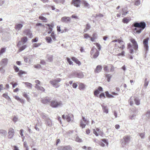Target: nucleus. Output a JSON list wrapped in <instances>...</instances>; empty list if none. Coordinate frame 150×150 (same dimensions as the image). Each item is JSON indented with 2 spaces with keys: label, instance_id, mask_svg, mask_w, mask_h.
<instances>
[{
  "label": "nucleus",
  "instance_id": "obj_1",
  "mask_svg": "<svg viewBox=\"0 0 150 150\" xmlns=\"http://www.w3.org/2000/svg\"><path fill=\"white\" fill-rule=\"evenodd\" d=\"M132 26L135 28H134V30L137 33H140L144 29L146 26V24L144 21H142L140 23L136 22L132 24Z\"/></svg>",
  "mask_w": 150,
  "mask_h": 150
},
{
  "label": "nucleus",
  "instance_id": "obj_2",
  "mask_svg": "<svg viewBox=\"0 0 150 150\" xmlns=\"http://www.w3.org/2000/svg\"><path fill=\"white\" fill-rule=\"evenodd\" d=\"M63 105L62 101H58L56 99L52 100L50 103V106L53 108L61 107Z\"/></svg>",
  "mask_w": 150,
  "mask_h": 150
},
{
  "label": "nucleus",
  "instance_id": "obj_3",
  "mask_svg": "<svg viewBox=\"0 0 150 150\" xmlns=\"http://www.w3.org/2000/svg\"><path fill=\"white\" fill-rule=\"evenodd\" d=\"M131 137L129 136L125 135L121 140V145L123 147H125L130 142Z\"/></svg>",
  "mask_w": 150,
  "mask_h": 150
},
{
  "label": "nucleus",
  "instance_id": "obj_4",
  "mask_svg": "<svg viewBox=\"0 0 150 150\" xmlns=\"http://www.w3.org/2000/svg\"><path fill=\"white\" fill-rule=\"evenodd\" d=\"M70 76L71 78L77 77L82 78L84 76V75L81 71H75L73 72Z\"/></svg>",
  "mask_w": 150,
  "mask_h": 150
},
{
  "label": "nucleus",
  "instance_id": "obj_5",
  "mask_svg": "<svg viewBox=\"0 0 150 150\" xmlns=\"http://www.w3.org/2000/svg\"><path fill=\"white\" fill-rule=\"evenodd\" d=\"M61 80L62 79H61L57 78L56 79L50 81V83L54 87L57 88L60 86L59 83L60 82Z\"/></svg>",
  "mask_w": 150,
  "mask_h": 150
},
{
  "label": "nucleus",
  "instance_id": "obj_6",
  "mask_svg": "<svg viewBox=\"0 0 150 150\" xmlns=\"http://www.w3.org/2000/svg\"><path fill=\"white\" fill-rule=\"evenodd\" d=\"M52 99V98L47 96L45 98H41V102L45 104H47L50 103Z\"/></svg>",
  "mask_w": 150,
  "mask_h": 150
},
{
  "label": "nucleus",
  "instance_id": "obj_7",
  "mask_svg": "<svg viewBox=\"0 0 150 150\" xmlns=\"http://www.w3.org/2000/svg\"><path fill=\"white\" fill-rule=\"evenodd\" d=\"M149 40V38L148 37L144 39L143 41V45H144V49L146 51V53H147V52L148 50L149 47L148 45V43Z\"/></svg>",
  "mask_w": 150,
  "mask_h": 150
},
{
  "label": "nucleus",
  "instance_id": "obj_8",
  "mask_svg": "<svg viewBox=\"0 0 150 150\" xmlns=\"http://www.w3.org/2000/svg\"><path fill=\"white\" fill-rule=\"evenodd\" d=\"M70 18L69 17L64 16L61 19V21L62 22L66 23H70Z\"/></svg>",
  "mask_w": 150,
  "mask_h": 150
},
{
  "label": "nucleus",
  "instance_id": "obj_9",
  "mask_svg": "<svg viewBox=\"0 0 150 150\" xmlns=\"http://www.w3.org/2000/svg\"><path fill=\"white\" fill-rule=\"evenodd\" d=\"M23 34L30 38H32L33 37L32 33L29 29H27L24 30L23 32Z\"/></svg>",
  "mask_w": 150,
  "mask_h": 150
},
{
  "label": "nucleus",
  "instance_id": "obj_10",
  "mask_svg": "<svg viewBox=\"0 0 150 150\" xmlns=\"http://www.w3.org/2000/svg\"><path fill=\"white\" fill-rule=\"evenodd\" d=\"M130 41L133 44V48L134 49L137 50L138 48V45L136 41L134 39L132 38L130 40Z\"/></svg>",
  "mask_w": 150,
  "mask_h": 150
},
{
  "label": "nucleus",
  "instance_id": "obj_11",
  "mask_svg": "<svg viewBox=\"0 0 150 150\" xmlns=\"http://www.w3.org/2000/svg\"><path fill=\"white\" fill-rule=\"evenodd\" d=\"M81 1V0H72V4L76 7L80 6L79 3Z\"/></svg>",
  "mask_w": 150,
  "mask_h": 150
},
{
  "label": "nucleus",
  "instance_id": "obj_12",
  "mask_svg": "<svg viewBox=\"0 0 150 150\" xmlns=\"http://www.w3.org/2000/svg\"><path fill=\"white\" fill-rule=\"evenodd\" d=\"M8 138L9 139L12 138L14 134V129L12 128H11L9 129L8 132Z\"/></svg>",
  "mask_w": 150,
  "mask_h": 150
},
{
  "label": "nucleus",
  "instance_id": "obj_13",
  "mask_svg": "<svg viewBox=\"0 0 150 150\" xmlns=\"http://www.w3.org/2000/svg\"><path fill=\"white\" fill-rule=\"evenodd\" d=\"M8 59L6 58L3 59H2L1 63L0 64L2 66H6L8 63Z\"/></svg>",
  "mask_w": 150,
  "mask_h": 150
},
{
  "label": "nucleus",
  "instance_id": "obj_14",
  "mask_svg": "<svg viewBox=\"0 0 150 150\" xmlns=\"http://www.w3.org/2000/svg\"><path fill=\"white\" fill-rule=\"evenodd\" d=\"M102 69V67L100 65L97 66L94 70V72L96 73H99Z\"/></svg>",
  "mask_w": 150,
  "mask_h": 150
},
{
  "label": "nucleus",
  "instance_id": "obj_15",
  "mask_svg": "<svg viewBox=\"0 0 150 150\" xmlns=\"http://www.w3.org/2000/svg\"><path fill=\"white\" fill-rule=\"evenodd\" d=\"M23 26V25L22 24H17L15 25V29L16 30L18 31L21 29Z\"/></svg>",
  "mask_w": 150,
  "mask_h": 150
},
{
  "label": "nucleus",
  "instance_id": "obj_16",
  "mask_svg": "<svg viewBox=\"0 0 150 150\" xmlns=\"http://www.w3.org/2000/svg\"><path fill=\"white\" fill-rule=\"evenodd\" d=\"M82 3L86 8H89L90 5L85 1L82 0L81 1Z\"/></svg>",
  "mask_w": 150,
  "mask_h": 150
},
{
  "label": "nucleus",
  "instance_id": "obj_17",
  "mask_svg": "<svg viewBox=\"0 0 150 150\" xmlns=\"http://www.w3.org/2000/svg\"><path fill=\"white\" fill-rule=\"evenodd\" d=\"M7 133V132L6 130L3 129L0 130V134L2 136H5Z\"/></svg>",
  "mask_w": 150,
  "mask_h": 150
},
{
  "label": "nucleus",
  "instance_id": "obj_18",
  "mask_svg": "<svg viewBox=\"0 0 150 150\" xmlns=\"http://www.w3.org/2000/svg\"><path fill=\"white\" fill-rule=\"evenodd\" d=\"M72 60L75 62L79 65H80L81 64L80 62L78 60V59L75 57H72Z\"/></svg>",
  "mask_w": 150,
  "mask_h": 150
},
{
  "label": "nucleus",
  "instance_id": "obj_19",
  "mask_svg": "<svg viewBox=\"0 0 150 150\" xmlns=\"http://www.w3.org/2000/svg\"><path fill=\"white\" fill-rule=\"evenodd\" d=\"M45 40L48 43H51L52 42V38L50 37L47 36L45 37Z\"/></svg>",
  "mask_w": 150,
  "mask_h": 150
},
{
  "label": "nucleus",
  "instance_id": "obj_20",
  "mask_svg": "<svg viewBox=\"0 0 150 150\" xmlns=\"http://www.w3.org/2000/svg\"><path fill=\"white\" fill-rule=\"evenodd\" d=\"M71 147L70 145L63 146V150H71Z\"/></svg>",
  "mask_w": 150,
  "mask_h": 150
},
{
  "label": "nucleus",
  "instance_id": "obj_21",
  "mask_svg": "<svg viewBox=\"0 0 150 150\" xmlns=\"http://www.w3.org/2000/svg\"><path fill=\"white\" fill-rule=\"evenodd\" d=\"M86 122H84L82 120H81L80 123V126L82 128H84L85 127L86 125Z\"/></svg>",
  "mask_w": 150,
  "mask_h": 150
},
{
  "label": "nucleus",
  "instance_id": "obj_22",
  "mask_svg": "<svg viewBox=\"0 0 150 150\" xmlns=\"http://www.w3.org/2000/svg\"><path fill=\"white\" fill-rule=\"evenodd\" d=\"M23 83L25 84L28 88L31 89L32 88V85L30 83L28 82H24Z\"/></svg>",
  "mask_w": 150,
  "mask_h": 150
},
{
  "label": "nucleus",
  "instance_id": "obj_23",
  "mask_svg": "<svg viewBox=\"0 0 150 150\" xmlns=\"http://www.w3.org/2000/svg\"><path fill=\"white\" fill-rule=\"evenodd\" d=\"M134 101L135 102V104L138 105L140 104V101L139 98H134Z\"/></svg>",
  "mask_w": 150,
  "mask_h": 150
},
{
  "label": "nucleus",
  "instance_id": "obj_24",
  "mask_svg": "<svg viewBox=\"0 0 150 150\" xmlns=\"http://www.w3.org/2000/svg\"><path fill=\"white\" fill-rule=\"evenodd\" d=\"M99 51L96 49V52L93 55V58L95 59L99 55Z\"/></svg>",
  "mask_w": 150,
  "mask_h": 150
},
{
  "label": "nucleus",
  "instance_id": "obj_25",
  "mask_svg": "<svg viewBox=\"0 0 150 150\" xmlns=\"http://www.w3.org/2000/svg\"><path fill=\"white\" fill-rule=\"evenodd\" d=\"M105 94L106 97L108 98H113L114 97L113 95L110 94L109 92L108 91L105 92Z\"/></svg>",
  "mask_w": 150,
  "mask_h": 150
},
{
  "label": "nucleus",
  "instance_id": "obj_26",
  "mask_svg": "<svg viewBox=\"0 0 150 150\" xmlns=\"http://www.w3.org/2000/svg\"><path fill=\"white\" fill-rule=\"evenodd\" d=\"M15 99L17 100L20 101L21 103H24V101L23 99H22L20 98L18 96H16L15 97Z\"/></svg>",
  "mask_w": 150,
  "mask_h": 150
},
{
  "label": "nucleus",
  "instance_id": "obj_27",
  "mask_svg": "<svg viewBox=\"0 0 150 150\" xmlns=\"http://www.w3.org/2000/svg\"><path fill=\"white\" fill-rule=\"evenodd\" d=\"M79 87L80 90H82L85 87V85L83 83H80L79 85Z\"/></svg>",
  "mask_w": 150,
  "mask_h": 150
},
{
  "label": "nucleus",
  "instance_id": "obj_28",
  "mask_svg": "<svg viewBox=\"0 0 150 150\" xmlns=\"http://www.w3.org/2000/svg\"><path fill=\"white\" fill-rule=\"evenodd\" d=\"M91 26L88 23L86 25V27L85 29L84 30V32H86L87 31L90 29Z\"/></svg>",
  "mask_w": 150,
  "mask_h": 150
},
{
  "label": "nucleus",
  "instance_id": "obj_29",
  "mask_svg": "<svg viewBox=\"0 0 150 150\" xmlns=\"http://www.w3.org/2000/svg\"><path fill=\"white\" fill-rule=\"evenodd\" d=\"M149 83V81H148L147 78H145L144 80V87L145 88H146Z\"/></svg>",
  "mask_w": 150,
  "mask_h": 150
},
{
  "label": "nucleus",
  "instance_id": "obj_30",
  "mask_svg": "<svg viewBox=\"0 0 150 150\" xmlns=\"http://www.w3.org/2000/svg\"><path fill=\"white\" fill-rule=\"evenodd\" d=\"M103 111L104 112L108 113V109L107 108L106 106H104L103 105H102Z\"/></svg>",
  "mask_w": 150,
  "mask_h": 150
},
{
  "label": "nucleus",
  "instance_id": "obj_31",
  "mask_svg": "<svg viewBox=\"0 0 150 150\" xmlns=\"http://www.w3.org/2000/svg\"><path fill=\"white\" fill-rule=\"evenodd\" d=\"M51 36L52 37V39L54 41H55L56 40L55 37V35L54 34V32L53 31L51 34Z\"/></svg>",
  "mask_w": 150,
  "mask_h": 150
},
{
  "label": "nucleus",
  "instance_id": "obj_32",
  "mask_svg": "<svg viewBox=\"0 0 150 150\" xmlns=\"http://www.w3.org/2000/svg\"><path fill=\"white\" fill-rule=\"evenodd\" d=\"M21 40L22 42L24 43H25L28 40L27 38L25 36L23 38H21Z\"/></svg>",
  "mask_w": 150,
  "mask_h": 150
},
{
  "label": "nucleus",
  "instance_id": "obj_33",
  "mask_svg": "<svg viewBox=\"0 0 150 150\" xmlns=\"http://www.w3.org/2000/svg\"><path fill=\"white\" fill-rule=\"evenodd\" d=\"M47 125L49 126H51L52 125L51 121L49 119H47L46 120Z\"/></svg>",
  "mask_w": 150,
  "mask_h": 150
},
{
  "label": "nucleus",
  "instance_id": "obj_34",
  "mask_svg": "<svg viewBox=\"0 0 150 150\" xmlns=\"http://www.w3.org/2000/svg\"><path fill=\"white\" fill-rule=\"evenodd\" d=\"M122 15L125 16L128 13V11H126L125 9L124 8L122 9Z\"/></svg>",
  "mask_w": 150,
  "mask_h": 150
},
{
  "label": "nucleus",
  "instance_id": "obj_35",
  "mask_svg": "<svg viewBox=\"0 0 150 150\" xmlns=\"http://www.w3.org/2000/svg\"><path fill=\"white\" fill-rule=\"evenodd\" d=\"M130 21V20L129 19L127 18H124L122 19V22L124 23H128Z\"/></svg>",
  "mask_w": 150,
  "mask_h": 150
},
{
  "label": "nucleus",
  "instance_id": "obj_36",
  "mask_svg": "<svg viewBox=\"0 0 150 150\" xmlns=\"http://www.w3.org/2000/svg\"><path fill=\"white\" fill-rule=\"evenodd\" d=\"M6 50V48H2L0 50V55H1L5 52Z\"/></svg>",
  "mask_w": 150,
  "mask_h": 150
},
{
  "label": "nucleus",
  "instance_id": "obj_37",
  "mask_svg": "<svg viewBox=\"0 0 150 150\" xmlns=\"http://www.w3.org/2000/svg\"><path fill=\"white\" fill-rule=\"evenodd\" d=\"M106 77L107 78L108 81L109 82L111 77V75L110 74H107L106 75Z\"/></svg>",
  "mask_w": 150,
  "mask_h": 150
},
{
  "label": "nucleus",
  "instance_id": "obj_38",
  "mask_svg": "<svg viewBox=\"0 0 150 150\" xmlns=\"http://www.w3.org/2000/svg\"><path fill=\"white\" fill-rule=\"evenodd\" d=\"M26 47V45H24L22 46L19 49V52H21L24 50Z\"/></svg>",
  "mask_w": 150,
  "mask_h": 150
},
{
  "label": "nucleus",
  "instance_id": "obj_39",
  "mask_svg": "<svg viewBox=\"0 0 150 150\" xmlns=\"http://www.w3.org/2000/svg\"><path fill=\"white\" fill-rule=\"evenodd\" d=\"M46 25L48 26L49 27V29L50 30H52V28L53 27V24L52 25H50V24H46Z\"/></svg>",
  "mask_w": 150,
  "mask_h": 150
},
{
  "label": "nucleus",
  "instance_id": "obj_40",
  "mask_svg": "<svg viewBox=\"0 0 150 150\" xmlns=\"http://www.w3.org/2000/svg\"><path fill=\"white\" fill-rule=\"evenodd\" d=\"M136 115V114L135 113V114L131 115H130L129 116V118L132 120L134 119L135 118Z\"/></svg>",
  "mask_w": 150,
  "mask_h": 150
},
{
  "label": "nucleus",
  "instance_id": "obj_41",
  "mask_svg": "<svg viewBox=\"0 0 150 150\" xmlns=\"http://www.w3.org/2000/svg\"><path fill=\"white\" fill-rule=\"evenodd\" d=\"M76 141L79 142H82V140L79 138L78 136H76Z\"/></svg>",
  "mask_w": 150,
  "mask_h": 150
},
{
  "label": "nucleus",
  "instance_id": "obj_42",
  "mask_svg": "<svg viewBox=\"0 0 150 150\" xmlns=\"http://www.w3.org/2000/svg\"><path fill=\"white\" fill-rule=\"evenodd\" d=\"M140 4V0H137L135 2L134 4L136 6H138Z\"/></svg>",
  "mask_w": 150,
  "mask_h": 150
},
{
  "label": "nucleus",
  "instance_id": "obj_43",
  "mask_svg": "<svg viewBox=\"0 0 150 150\" xmlns=\"http://www.w3.org/2000/svg\"><path fill=\"white\" fill-rule=\"evenodd\" d=\"M96 50V49L94 47H92V48L91 51L90 52V54L91 55H92L93 54L94 52V50Z\"/></svg>",
  "mask_w": 150,
  "mask_h": 150
},
{
  "label": "nucleus",
  "instance_id": "obj_44",
  "mask_svg": "<svg viewBox=\"0 0 150 150\" xmlns=\"http://www.w3.org/2000/svg\"><path fill=\"white\" fill-rule=\"evenodd\" d=\"M13 68H14L15 71L16 72H17L19 71V68L16 66L14 65V66Z\"/></svg>",
  "mask_w": 150,
  "mask_h": 150
},
{
  "label": "nucleus",
  "instance_id": "obj_45",
  "mask_svg": "<svg viewBox=\"0 0 150 150\" xmlns=\"http://www.w3.org/2000/svg\"><path fill=\"white\" fill-rule=\"evenodd\" d=\"M66 119L67 121L68 122H69L71 121V117H70V116H69V115H67L66 116Z\"/></svg>",
  "mask_w": 150,
  "mask_h": 150
},
{
  "label": "nucleus",
  "instance_id": "obj_46",
  "mask_svg": "<svg viewBox=\"0 0 150 150\" xmlns=\"http://www.w3.org/2000/svg\"><path fill=\"white\" fill-rule=\"evenodd\" d=\"M146 115V117H150V110H149L147 112Z\"/></svg>",
  "mask_w": 150,
  "mask_h": 150
},
{
  "label": "nucleus",
  "instance_id": "obj_47",
  "mask_svg": "<svg viewBox=\"0 0 150 150\" xmlns=\"http://www.w3.org/2000/svg\"><path fill=\"white\" fill-rule=\"evenodd\" d=\"M39 18L42 20L44 21L47 20V18H46L42 16H40L39 17Z\"/></svg>",
  "mask_w": 150,
  "mask_h": 150
},
{
  "label": "nucleus",
  "instance_id": "obj_48",
  "mask_svg": "<svg viewBox=\"0 0 150 150\" xmlns=\"http://www.w3.org/2000/svg\"><path fill=\"white\" fill-rule=\"evenodd\" d=\"M98 144L100 145V146L104 147L105 146V144H104L102 142L100 141H98Z\"/></svg>",
  "mask_w": 150,
  "mask_h": 150
},
{
  "label": "nucleus",
  "instance_id": "obj_49",
  "mask_svg": "<svg viewBox=\"0 0 150 150\" xmlns=\"http://www.w3.org/2000/svg\"><path fill=\"white\" fill-rule=\"evenodd\" d=\"M96 46L97 47H98V49L99 50H100L101 49V46L98 43H96Z\"/></svg>",
  "mask_w": 150,
  "mask_h": 150
},
{
  "label": "nucleus",
  "instance_id": "obj_50",
  "mask_svg": "<svg viewBox=\"0 0 150 150\" xmlns=\"http://www.w3.org/2000/svg\"><path fill=\"white\" fill-rule=\"evenodd\" d=\"M67 60L70 65H71L73 64V62L71 60L70 58H67Z\"/></svg>",
  "mask_w": 150,
  "mask_h": 150
},
{
  "label": "nucleus",
  "instance_id": "obj_51",
  "mask_svg": "<svg viewBox=\"0 0 150 150\" xmlns=\"http://www.w3.org/2000/svg\"><path fill=\"white\" fill-rule=\"evenodd\" d=\"M93 133L94 134H95L96 136H98V134L97 132V131L95 129H93Z\"/></svg>",
  "mask_w": 150,
  "mask_h": 150
},
{
  "label": "nucleus",
  "instance_id": "obj_52",
  "mask_svg": "<svg viewBox=\"0 0 150 150\" xmlns=\"http://www.w3.org/2000/svg\"><path fill=\"white\" fill-rule=\"evenodd\" d=\"M99 93V91H98V90H96L94 91V95L95 96H97Z\"/></svg>",
  "mask_w": 150,
  "mask_h": 150
},
{
  "label": "nucleus",
  "instance_id": "obj_53",
  "mask_svg": "<svg viewBox=\"0 0 150 150\" xmlns=\"http://www.w3.org/2000/svg\"><path fill=\"white\" fill-rule=\"evenodd\" d=\"M84 38L86 39H88V38H91V37L87 34H85L84 35Z\"/></svg>",
  "mask_w": 150,
  "mask_h": 150
},
{
  "label": "nucleus",
  "instance_id": "obj_54",
  "mask_svg": "<svg viewBox=\"0 0 150 150\" xmlns=\"http://www.w3.org/2000/svg\"><path fill=\"white\" fill-rule=\"evenodd\" d=\"M24 73H25V72L24 71H23L22 70H20L19 71L18 74L19 76H21Z\"/></svg>",
  "mask_w": 150,
  "mask_h": 150
},
{
  "label": "nucleus",
  "instance_id": "obj_55",
  "mask_svg": "<svg viewBox=\"0 0 150 150\" xmlns=\"http://www.w3.org/2000/svg\"><path fill=\"white\" fill-rule=\"evenodd\" d=\"M34 67L37 69H39L41 67V66L40 64H37V65H35Z\"/></svg>",
  "mask_w": 150,
  "mask_h": 150
},
{
  "label": "nucleus",
  "instance_id": "obj_56",
  "mask_svg": "<svg viewBox=\"0 0 150 150\" xmlns=\"http://www.w3.org/2000/svg\"><path fill=\"white\" fill-rule=\"evenodd\" d=\"M5 72V70L4 69L3 67H0V72L1 73H4Z\"/></svg>",
  "mask_w": 150,
  "mask_h": 150
},
{
  "label": "nucleus",
  "instance_id": "obj_57",
  "mask_svg": "<svg viewBox=\"0 0 150 150\" xmlns=\"http://www.w3.org/2000/svg\"><path fill=\"white\" fill-rule=\"evenodd\" d=\"M78 86L77 83H74L72 84V87L73 88H76Z\"/></svg>",
  "mask_w": 150,
  "mask_h": 150
},
{
  "label": "nucleus",
  "instance_id": "obj_58",
  "mask_svg": "<svg viewBox=\"0 0 150 150\" xmlns=\"http://www.w3.org/2000/svg\"><path fill=\"white\" fill-rule=\"evenodd\" d=\"M49 62H51L52 60V57L51 56H49L47 58Z\"/></svg>",
  "mask_w": 150,
  "mask_h": 150
},
{
  "label": "nucleus",
  "instance_id": "obj_59",
  "mask_svg": "<svg viewBox=\"0 0 150 150\" xmlns=\"http://www.w3.org/2000/svg\"><path fill=\"white\" fill-rule=\"evenodd\" d=\"M38 90H40L42 91H45V89L42 87V86H40Z\"/></svg>",
  "mask_w": 150,
  "mask_h": 150
},
{
  "label": "nucleus",
  "instance_id": "obj_60",
  "mask_svg": "<svg viewBox=\"0 0 150 150\" xmlns=\"http://www.w3.org/2000/svg\"><path fill=\"white\" fill-rule=\"evenodd\" d=\"M113 114H114V115L115 116V118H116L117 117V112L116 111L114 110L113 111Z\"/></svg>",
  "mask_w": 150,
  "mask_h": 150
},
{
  "label": "nucleus",
  "instance_id": "obj_61",
  "mask_svg": "<svg viewBox=\"0 0 150 150\" xmlns=\"http://www.w3.org/2000/svg\"><path fill=\"white\" fill-rule=\"evenodd\" d=\"M40 45L39 43H34L33 44V45L34 47H38Z\"/></svg>",
  "mask_w": 150,
  "mask_h": 150
},
{
  "label": "nucleus",
  "instance_id": "obj_62",
  "mask_svg": "<svg viewBox=\"0 0 150 150\" xmlns=\"http://www.w3.org/2000/svg\"><path fill=\"white\" fill-rule=\"evenodd\" d=\"M40 63L42 65H45L46 63L45 60H41L40 62Z\"/></svg>",
  "mask_w": 150,
  "mask_h": 150
},
{
  "label": "nucleus",
  "instance_id": "obj_63",
  "mask_svg": "<svg viewBox=\"0 0 150 150\" xmlns=\"http://www.w3.org/2000/svg\"><path fill=\"white\" fill-rule=\"evenodd\" d=\"M23 129H21L20 130V134L21 137H23Z\"/></svg>",
  "mask_w": 150,
  "mask_h": 150
},
{
  "label": "nucleus",
  "instance_id": "obj_64",
  "mask_svg": "<svg viewBox=\"0 0 150 150\" xmlns=\"http://www.w3.org/2000/svg\"><path fill=\"white\" fill-rule=\"evenodd\" d=\"M23 96L24 97L26 98H28V97L27 94L25 92L24 93Z\"/></svg>",
  "mask_w": 150,
  "mask_h": 150
}]
</instances>
